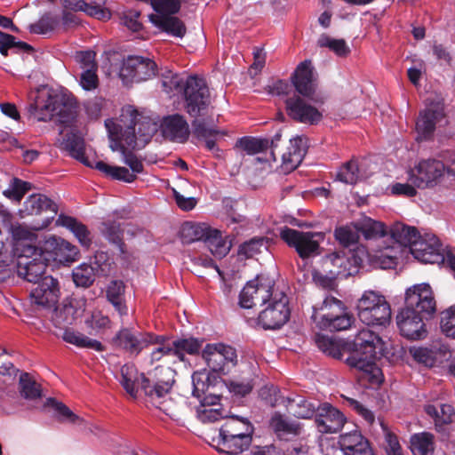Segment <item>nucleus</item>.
Masks as SVG:
<instances>
[{"label": "nucleus", "mask_w": 455, "mask_h": 455, "mask_svg": "<svg viewBox=\"0 0 455 455\" xmlns=\"http://www.w3.org/2000/svg\"><path fill=\"white\" fill-rule=\"evenodd\" d=\"M349 347L347 364L358 370L360 378L367 379L370 384H381L383 374L376 361L386 355V342L370 329L363 328L356 333Z\"/></svg>", "instance_id": "obj_1"}, {"label": "nucleus", "mask_w": 455, "mask_h": 455, "mask_svg": "<svg viewBox=\"0 0 455 455\" xmlns=\"http://www.w3.org/2000/svg\"><path fill=\"white\" fill-rule=\"evenodd\" d=\"M141 377V387L147 396V403L172 419L179 420V405L169 396L174 383L173 371L171 368H156L155 379H146L143 375Z\"/></svg>", "instance_id": "obj_2"}, {"label": "nucleus", "mask_w": 455, "mask_h": 455, "mask_svg": "<svg viewBox=\"0 0 455 455\" xmlns=\"http://www.w3.org/2000/svg\"><path fill=\"white\" fill-rule=\"evenodd\" d=\"M114 122L121 125L122 132H119V135L127 147L134 148L137 137L148 142L156 132V124L150 119L140 116L132 106L123 108L120 119Z\"/></svg>", "instance_id": "obj_3"}, {"label": "nucleus", "mask_w": 455, "mask_h": 455, "mask_svg": "<svg viewBox=\"0 0 455 455\" xmlns=\"http://www.w3.org/2000/svg\"><path fill=\"white\" fill-rule=\"evenodd\" d=\"M259 395L271 406L283 404L289 414L297 419H308L314 417L317 405L315 403L299 394L287 396L281 395L280 389L274 386H265L260 389Z\"/></svg>", "instance_id": "obj_4"}, {"label": "nucleus", "mask_w": 455, "mask_h": 455, "mask_svg": "<svg viewBox=\"0 0 455 455\" xmlns=\"http://www.w3.org/2000/svg\"><path fill=\"white\" fill-rule=\"evenodd\" d=\"M357 315L362 323L385 326L391 319V308L386 298L378 291H365L356 305Z\"/></svg>", "instance_id": "obj_5"}, {"label": "nucleus", "mask_w": 455, "mask_h": 455, "mask_svg": "<svg viewBox=\"0 0 455 455\" xmlns=\"http://www.w3.org/2000/svg\"><path fill=\"white\" fill-rule=\"evenodd\" d=\"M451 170L443 161L428 157L417 161L407 172L408 180L419 189L434 188L440 185Z\"/></svg>", "instance_id": "obj_6"}, {"label": "nucleus", "mask_w": 455, "mask_h": 455, "mask_svg": "<svg viewBox=\"0 0 455 455\" xmlns=\"http://www.w3.org/2000/svg\"><path fill=\"white\" fill-rule=\"evenodd\" d=\"M344 310L343 303L331 296H327L320 306L313 307L312 319L322 329L331 331H344L352 324V318L342 314Z\"/></svg>", "instance_id": "obj_7"}, {"label": "nucleus", "mask_w": 455, "mask_h": 455, "mask_svg": "<svg viewBox=\"0 0 455 455\" xmlns=\"http://www.w3.org/2000/svg\"><path fill=\"white\" fill-rule=\"evenodd\" d=\"M267 303H268L267 307L258 316V323L266 330L278 329L286 323L290 318L291 310L285 292L275 288Z\"/></svg>", "instance_id": "obj_8"}, {"label": "nucleus", "mask_w": 455, "mask_h": 455, "mask_svg": "<svg viewBox=\"0 0 455 455\" xmlns=\"http://www.w3.org/2000/svg\"><path fill=\"white\" fill-rule=\"evenodd\" d=\"M185 109L191 116L202 115L211 104L209 88L204 79L190 76L184 83Z\"/></svg>", "instance_id": "obj_9"}, {"label": "nucleus", "mask_w": 455, "mask_h": 455, "mask_svg": "<svg viewBox=\"0 0 455 455\" xmlns=\"http://www.w3.org/2000/svg\"><path fill=\"white\" fill-rule=\"evenodd\" d=\"M280 237L290 246L295 248L302 259L318 254L319 243L324 239L323 232H302L290 228L280 230Z\"/></svg>", "instance_id": "obj_10"}, {"label": "nucleus", "mask_w": 455, "mask_h": 455, "mask_svg": "<svg viewBox=\"0 0 455 455\" xmlns=\"http://www.w3.org/2000/svg\"><path fill=\"white\" fill-rule=\"evenodd\" d=\"M162 338L152 332H141L128 328L120 330L114 339L116 347L124 350L132 356H137L142 350L152 343L159 342Z\"/></svg>", "instance_id": "obj_11"}, {"label": "nucleus", "mask_w": 455, "mask_h": 455, "mask_svg": "<svg viewBox=\"0 0 455 455\" xmlns=\"http://www.w3.org/2000/svg\"><path fill=\"white\" fill-rule=\"evenodd\" d=\"M202 356L212 371L223 374L228 373L229 367L237 363L235 349L223 343L207 344L203 349Z\"/></svg>", "instance_id": "obj_12"}, {"label": "nucleus", "mask_w": 455, "mask_h": 455, "mask_svg": "<svg viewBox=\"0 0 455 455\" xmlns=\"http://www.w3.org/2000/svg\"><path fill=\"white\" fill-rule=\"evenodd\" d=\"M275 289L274 280L269 277L257 276L249 281L239 295V304L243 308H251L259 303L264 305Z\"/></svg>", "instance_id": "obj_13"}, {"label": "nucleus", "mask_w": 455, "mask_h": 455, "mask_svg": "<svg viewBox=\"0 0 455 455\" xmlns=\"http://www.w3.org/2000/svg\"><path fill=\"white\" fill-rule=\"evenodd\" d=\"M34 105L39 121H47L54 115H59L62 124H69L76 118V111L71 106L67 107V115L59 110V96L56 93L40 92Z\"/></svg>", "instance_id": "obj_14"}, {"label": "nucleus", "mask_w": 455, "mask_h": 455, "mask_svg": "<svg viewBox=\"0 0 455 455\" xmlns=\"http://www.w3.org/2000/svg\"><path fill=\"white\" fill-rule=\"evenodd\" d=\"M444 104L442 101L431 102L420 111L416 122L417 140H427L430 139L435 127L446 124Z\"/></svg>", "instance_id": "obj_15"}, {"label": "nucleus", "mask_w": 455, "mask_h": 455, "mask_svg": "<svg viewBox=\"0 0 455 455\" xmlns=\"http://www.w3.org/2000/svg\"><path fill=\"white\" fill-rule=\"evenodd\" d=\"M427 316L415 310L402 308L396 315V324L401 335L411 340L425 339L427 336V330L424 318Z\"/></svg>", "instance_id": "obj_16"}, {"label": "nucleus", "mask_w": 455, "mask_h": 455, "mask_svg": "<svg viewBox=\"0 0 455 455\" xmlns=\"http://www.w3.org/2000/svg\"><path fill=\"white\" fill-rule=\"evenodd\" d=\"M404 307L431 316L435 312V300L428 283L414 284L405 291Z\"/></svg>", "instance_id": "obj_17"}, {"label": "nucleus", "mask_w": 455, "mask_h": 455, "mask_svg": "<svg viewBox=\"0 0 455 455\" xmlns=\"http://www.w3.org/2000/svg\"><path fill=\"white\" fill-rule=\"evenodd\" d=\"M444 250L438 237L433 234L419 236L411 246V253L423 263H441L444 260Z\"/></svg>", "instance_id": "obj_18"}, {"label": "nucleus", "mask_w": 455, "mask_h": 455, "mask_svg": "<svg viewBox=\"0 0 455 455\" xmlns=\"http://www.w3.org/2000/svg\"><path fill=\"white\" fill-rule=\"evenodd\" d=\"M33 251L35 257L28 255H20L17 260V274L19 276L30 283H37L46 270V261L50 258L44 255V252L37 255L36 250L31 247L28 248V251Z\"/></svg>", "instance_id": "obj_19"}, {"label": "nucleus", "mask_w": 455, "mask_h": 455, "mask_svg": "<svg viewBox=\"0 0 455 455\" xmlns=\"http://www.w3.org/2000/svg\"><path fill=\"white\" fill-rule=\"evenodd\" d=\"M315 423L318 432L333 434L339 432L346 422L344 414L328 403L317 406L315 413Z\"/></svg>", "instance_id": "obj_20"}, {"label": "nucleus", "mask_w": 455, "mask_h": 455, "mask_svg": "<svg viewBox=\"0 0 455 455\" xmlns=\"http://www.w3.org/2000/svg\"><path fill=\"white\" fill-rule=\"evenodd\" d=\"M287 115L293 120L307 124H315L322 120L323 114L314 106L299 96H292L286 100Z\"/></svg>", "instance_id": "obj_21"}, {"label": "nucleus", "mask_w": 455, "mask_h": 455, "mask_svg": "<svg viewBox=\"0 0 455 455\" xmlns=\"http://www.w3.org/2000/svg\"><path fill=\"white\" fill-rule=\"evenodd\" d=\"M60 286L57 279L51 275L43 277L31 291L32 302L42 308L52 309L59 300Z\"/></svg>", "instance_id": "obj_22"}, {"label": "nucleus", "mask_w": 455, "mask_h": 455, "mask_svg": "<svg viewBox=\"0 0 455 455\" xmlns=\"http://www.w3.org/2000/svg\"><path fill=\"white\" fill-rule=\"evenodd\" d=\"M105 126L108 133V138L110 140V148L113 151H120L124 156V163L127 164L131 170L132 173H141L143 172V164L142 162L132 152H127L125 146L123 144L121 140V136L119 135V132H122V127L120 124H116L114 119H107L105 121Z\"/></svg>", "instance_id": "obj_23"}, {"label": "nucleus", "mask_w": 455, "mask_h": 455, "mask_svg": "<svg viewBox=\"0 0 455 455\" xmlns=\"http://www.w3.org/2000/svg\"><path fill=\"white\" fill-rule=\"evenodd\" d=\"M156 70L157 66L152 60L141 56H131L124 61L121 75L139 83L154 77Z\"/></svg>", "instance_id": "obj_24"}, {"label": "nucleus", "mask_w": 455, "mask_h": 455, "mask_svg": "<svg viewBox=\"0 0 455 455\" xmlns=\"http://www.w3.org/2000/svg\"><path fill=\"white\" fill-rule=\"evenodd\" d=\"M160 128L163 136L173 142L187 141L190 133L187 120L179 114L164 117Z\"/></svg>", "instance_id": "obj_25"}, {"label": "nucleus", "mask_w": 455, "mask_h": 455, "mask_svg": "<svg viewBox=\"0 0 455 455\" xmlns=\"http://www.w3.org/2000/svg\"><path fill=\"white\" fill-rule=\"evenodd\" d=\"M339 444L345 455H375L368 440L357 430L340 435Z\"/></svg>", "instance_id": "obj_26"}, {"label": "nucleus", "mask_w": 455, "mask_h": 455, "mask_svg": "<svg viewBox=\"0 0 455 455\" xmlns=\"http://www.w3.org/2000/svg\"><path fill=\"white\" fill-rule=\"evenodd\" d=\"M44 252L51 253L50 258L60 262H72L76 259L78 249L69 242L55 236L45 241Z\"/></svg>", "instance_id": "obj_27"}, {"label": "nucleus", "mask_w": 455, "mask_h": 455, "mask_svg": "<svg viewBox=\"0 0 455 455\" xmlns=\"http://www.w3.org/2000/svg\"><path fill=\"white\" fill-rule=\"evenodd\" d=\"M292 84L302 96L310 97L314 94L315 83L310 60H304L297 67L292 76Z\"/></svg>", "instance_id": "obj_28"}, {"label": "nucleus", "mask_w": 455, "mask_h": 455, "mask_svg": "<svg viewBox=\"0 0 455 455\" xmlns=\"http://www.w3.org/2000/svg\"><path fill=\"white\" fill-rule=\"evenodd\" d=\"M252 437L231 434H220L217 439V450L229 455H236L247 450L251 443Z\"/></svg>", "instance_id": "obj_29"}, {"label": "nucleus", "mask_w": 455, "mask_h": 455, "mask_svg": "<svg viewBox=\"0 0 455 455\" xmlns=\"http://www.w3.org/2000/svg\"><path fill=\"white\" fill-rule=\"evenodd\" d=\"M354 267L355 271L357 267L362 264L363 259L356 255L354 256ZM324 264L326 266H331L332 268L329 270L331 275L333 276H347L353 274L354 270L350 267V259L348 257L345 256L339 252H333L326 256Z\"/></svg>", "instance_id": "obj_30"}, {"label": "nucleus", "mask_w": 455, "mask_h": 455, "mask_svg": "<svg viewBox=\"0 0 455 455\" xmlns=\"http://www.w3.org/2000/svg\"><path fill=\"white\" fill-rule=\"evenodd\" d=\"M306 142L304 137H296L290 140L287 152L282 156L283 168L286 172L293 171L300 164L307 152Z\"/></svg>", "instance_id": "obj_31"}, {"label": "nucleus", "mask_w": 455, "mask_h": 455, "mask_svg": "<svg viewBox=\"0 0 455 455\" xmlns=\"http://www.w3.org/2000/svg\"><path fill=\"white\" fill-rule=\"evenodd\" d=\"M390 235L395 243L409 247L410 251L414 243L419 240L420 235L415 227L408 226L402 222H395L390 228Z\"/></svg>", "instance_id": "obj_32"}, {"label": "nucleus", "mask_w": 455, "mask_h": 455, "mask_svg": "<svg viewBox=\"0 0 455 455\" xmlns=\"http://www.w3.org/2000/svg\"><path fill=\"white\" fill-rule=\"evenodd\" d=\"M270 426L281 440L287 441L300 434L299 424L281 414H275L271 418Z\"/></svg>", "instance_id": "obj_33"}, {"label": "nucleus", "mask_w": 455, "mask_h": 455, "mask_svg": "<svg viewBox=\"0 0 455 455\" xmlns=\"http://www.w3.org/2000/svg\"><path fill=\"white\" fill-rule=\"evenodd\" d=\"M57 223L70 230L83 247L89 248L91 246L92 238L90 231L85 225L76 218L60 214Z\"/></svg>", "instance_id": "obj_34"}, {"label": "nucleus", "mask_w": 455, "mask_h": 455, "mask_svg": "<svg viewBox=\"0 0 455 455\" xmlns=\"http://www.w3.org/2000/svg\"><path fill=\"white\" fill-rule=\"evenodd\" d=\"M219 431L220 434H231L252 437L254 427L247 418L231 415L227 418L225 423L221 426Z\"/></svg>", "instance_id": "obj_35"}, {"label": "nucleus", "mask_w": 455, "mask_h": 455, "mask_svg": "<svg viewBox=\"0 0 455 455\" xmlns=\"http://www.w3.org/2000/svg\"><path fill=\"white\" fill-rule=\"evenodd\" d=\"M24 211L28 215H36L43 212H50L55 215L58 212V206L46 196L42 194H33L24 202Z\"/></svg>", "instance_id": "obj_36"}, {"label": "nucleus", "mask_w": 455, "mask_h": 455, "mask_svg": "<svg viewBox=\"0 0 455 455\" xmlns=\"http://www.w3.org/2000/svg\"><path fill=\"white\" fill-rule=\"evenodd\" d=\"M151 22L172 36L183 37L186 34V27L184 23L177 17L172 15H151Z\"/></svg>", "instance_id": "obj_37"}, {"label": "nucleus", "mask_w": 455, "mask_h": 455, "mask_svg": "<svg viewBox=\"0 0 455 455\" xmlns=\"http://www.w3.org/2000/svg\"><path fill=\"white\" fill-rule=\"evenodd\" d=\"M212 228L208 224L203 222H185L180 229V239L184 243L196 241L204 242Z\"/></svg>", "instance_id": "obj_38"}, {"label": "nucleus", "mask_w": 455, "mask_h": 455, "mask_svg": "<svg viewBox=\"0 0 455 455\" xmlns=\"http://www.w3.org/2000/svg\"><path fill=\"white\" fill-rule=\"evenodd\" d=\"M425 412L433 419L438 431L455 420V411L450 404H442L440 410L433 404H427L425 406Z\"/></svg>", "instance_id": "obj_39"}, {"label": "nucleus", "mask_w": 455, "mask_h": 455, "mask_svg": "<svg viewBox=\"0 0 455 455\" xmlns=\"http://www.w3.org/2000/svg\"><path fill=\"white\" fill-rule=\"evenodd\" d=\"M60 148L73 158L87 166H91L84 155V140L80 136L74 133L67 134L66 138L60 143Z\"/></svg>", "instance_id": "obj_40"}, {"label": "nucleus", "mask_w": 455, "mask_h": 455, "mask_svg": "<svg viewBox=\"0 0 455 455\" xmlns=\"http://www.w3.org/2000/svg\"><path fill=\"white\" fill-rule=\"evenodd\" d=\"M435 436L429 432L414 434L410 439V448L413 455H432L435 449Z\"/></svg>", "instance_id": "obj_41"}, {"label": "nucleus", "mask_w": 455, "mask_h": 455, "mask_svg": "<svg viewBox=\"0 0 455 455\" xmlns=\"http://www.w3.org/2000/svg\"><path fill=\"white\" fill-rule=\"evenodd\" d=\"M124 290L125 286L122 281L114 280L110 282L106 291L108 300L121 315H127V307L124 299Z\"/></svg>", "instance_id": "obj_42"}, {"label": "nucleus", "mask_w": 455, "mask_h": 455, "mask_svg": "<svg viewBox=\"0 0 455 455\" xmlns=\"http://www.w3.org/2000/svg\"><path fill=\"white\" fill-rule=\"evenodd\" d=\"M51 311V321L55 327L65 328L73 323L76 318V309L70 304H62L61 306H54Z\"/></svg>", "instance_id": "obj_43"}, {"label": "nucleus", "mask_w": 455, "mask_h": 455, "mask_svg": "<svg viewBox=\"0 0 455 455\" xmlns=\"http://www.w3.org/2000/svg\"><path fill=\"white\" fill-rule=\"evenodd\" d=\"M62 339L67 343L75 345L78 347L92 348L96 351H102V344L96 340L90 339L83 333L75 331L72 329H65L62 334Z\"/></svg>", "instance_id": "obj_44"}, {"label": "nucleus", "mask_w": 455, "mask_h": 455, "mask_svg": "<svg viewBox=\"0 0 455 455\" xmlns=\"http://www.w3.org/2000/svg\"><path fill=\"white\" fill-rule=\"evenodd\" d=\"M359 233L368 240L382 239L387 234L386 226L380 222L374 220L371 218H364L358 225Z\"/></svg>", "instance_id": "obj_45"}, {"label": "nucleus", "mask_w": 455, "mask_h": 455, "mask_svg": "<svg viewBox=\"0 0 455 455\" xmlns=\"http://www.w3.org/2000/svg\"><path fill=\"white\" fill-rule=\"evenodd\" d=\"M204 243L212 254L220 259L225 257L230 251V245L222 237L221 232L216 228H212L208 236H206Z\"/></svg>", "instance_id": "obj_46"}, {"label": "nucleus", "mask_w": 455, "mask_h": 455, "mask_svg": "<svg viewBox=\"0 0 455 455\" xmlns=\"http://www.w3.org/2000/svg\"><path fill=\"white\" fill-rule=\"evenodd\" d=\"M139 372L135 365L126 363L121 367L120 383L125 391L133 398L138 393Z\"/></svg>", "instance_id": "obj_47"}, {"label": "nucleus", "mask_w": 455, "mask_h": 455, "mask_svg": "<svg viewBox=\"0 0 455 455\" xmlns=\"http://www.w3.org/2000/svg\"><path fill=\"white\" fill-rule=\"evenodd\" d=\"M94 168L103 172L113 180L132 183L136 180V175L130 172L125 167L112 166L102 161L95 163Z\"/></svg>", "instance_id": "obj_48"}, {"label": "nucleus", "mask_w": 455, "mask_h": 455, "mask_svg": "<svg viewBox=\"0 0 455 455\" xmlns=\"http://www.w3.org/2000/svg\"><path fill=\"white\" fill-rule=\"evenodd\" d=\"M172 343L173 356L180 361H184L185 355H196L199 352L202 343L194 338L180 339Z\"/></svg>", "instance_id": "obj_49"}, {"label": "nucleus", "mask_w": 455, "mask_h": 455, "mask_svg": "<svg viewBox=\"0 0 455 455\" xmlns=\"http://www.w3.org/2000/svg\"><path fill=\"white\" fill-rule=\"evenodd\" d=\"M100 231L103 236L111 243L116 245L121 253L124 252V243L123 242V230L121 229L120 224L107 220L101 225Z\"/></svg>", "instance_id": "obj_50"}, {"label": "nucleus", "mask_w": 455, "mask_h": 455, "mask_svg": "<svg viewBox=\"0 0 455 455\" xmlns=\"http://www.w3.org/2000/svg\"><path fill=\"white\" fill-rule=\"evenodd\" d=\"M358 225L350 224L335 228L334 236L343 247L356 245L359 240Z\"/></svg>", "instance_id": "obj_51"}, {"label": "nucleus", "mask_w": 455, "mask_h": 455, "mask_svg": "<svg viewBox=\"0 0 455 455\" xmlns=\"http://www.w3.org/2000/svg\"><path fill=\"white\" fill-rule=\"evenodd\" d=\"M19 389L20 395L28 400H34L41 397L40 386L28 372H22L19 379Z\"/></svg>", "instance_id": "obj_52"}, {"label": "nucleus", "mask_w": 455, "mask_h": 455, "mask_svg": "<svg viewBox=\"0 0 455 455\" xmlns=\"http://www.w3.org/2000/svg\"><path fill=\"white\" fill-rule=\"evenodd\" d=\"M32 184L19 178H12L8 188L4 190V196L14 202L20 203L25 194L31 190Z\"/></svg>", "instance_id": "obj_53"}, {"label": "nucleus", "mask_w": 455, "mask_h": 455, "mask_svg": "<svg viewBox=\"0 0 455 455\" xmlns=\"http://www.w3.org/2000/svg\"><path fill=\"white\" fill-rule=\"evenodd\" d=\"M95 271L92 265L82 263L73 269V281L76 286L89 287L94 282Z\"/></svg>", "instance_id": "obj_54"}, {"label": "nucleus", "mask_w": 455, "mask_h": 455, "mask_svg": "<svg viewBox=\"0 0 455 455\" xmlns=\"http://www.w3.org/2000/svg\"><path fill=\"white\" fill-rule=\"evenodd\" d=\"M401 252L402 248L399 246H387L383 249L380 248L379 254L375 257L377 258L381 268L389 269L397 265Z\"/></svg>", "instance_id": "obj_55"}, {"label": "nucleus", "mask_w": 455, "mask_h": 455, "mask_svg": "<svg viewBox=\"0 0 455 455\" xmlns=\"http://www.w3.org/2000/svg\"><path fill=\"white\" fill-rule=\"evenodd\" d=\"M315 343L317 347L324 354L339 359L342 356L341 347L339 342L326 335L318 334L315 337Z\"/></svg>", "instance_id": "obj_56"}, {"label": "nucleus", "mask_w": 455, "mask_h": 455, "mask_svg": "<svg viewBox=\"0 0 455 455\" xmlns=\"http://www.w3.org/2000/svg\"><path fill=\"white\" fill-rule=\"evenodd\" d=\"M84 5L80 12L101 20H108L111 17L110 12L104 7L105 0H84Z\"/></svg>", "instance_id": "obj_57"}, {"label": "nucleus", "mask_w": 455, "mask_h": 455, "mask_svg": "<svg viewBox=\"0 0 455 455\" xmlns=\"http://www.w3.org/2000/svg\"><path fill=\"white\" fill-rule=\"evenodd\" d=\"M320 47L329 48L336 55L339 57L347 56L350 50L344 39L331 38L326 34L320 36L317 41Z\"/></svg>", "instance_id": "obj_58"}, {"label": "nucleus", "mask_w": 455, "mask_h": 455, "mask_svg": "<svg viewBox=\"0 0 455 455\" xmlns=\"http://www.w3.org/2000/svg\"><path fill=\"white\" fill-rule=\"evenodd\" d=\"M59 25V19L51 13L42 16L38 21L29 26V31L32 34L46 35L55 30Z\"/></svg>", "instance_id": "obj_59"}, {"label": "nucleus", "mask_w": 455, "mask_h": 455, "mask_svg": "<svg viewBox=\"0 0 455 455\" xmlns=\"http://www.w3.org/2000/svg\"><path fill=\"white\" fill-rule=\"evenodd\" d=\"M359 177V167L355 160L348 161L337 172V179L345 184H355Z\"/></svg>", "instance_id": "obj_60"}, {"label": "nucleus", "mask_w": 455, "mask_h": 455, "mask_svg": "<svg viewBox=\"0 0 455 455\" xmlns=\"http://www.w3.org/2000/svg\"><path fill=\"white\" fill-rule=\"evenodd\" d=\"M263 248H267V239L264 237H253L239 246L238 253L246 258H251L260 253Z\"/></svg>", "instance_id": "obj_61"}, {"label": "nucleus", "mask_w": 455, "mask_h": 455, "mask_svg": "<svg viewBox=\"0 0 455 455\" xmlns=\"http://www.w3.org/2000/svg\"><path fill=\"white\" fill-rule=\"evenodd\" d=\"M239 146L249 155H254L268 148L269 140L244 137L239 140Z\"/></svg>", "instance_id": "obj_62"}, {"label": "nucleus", "mask_w": 455, "mask_h": 455, "mask_svg": "<svg viewBox=\"0 0 455 455\" xmlns=\"http://www.w3.org/2000/svg\"><path fill=\"white\" fill-rule=\"evenodd\" d=\"M107 100L101 97H94L84 102V108L89 119L100 118L107 107Z\"/></svg>", "instance_id": "obj_63"}, {"label": "nucleus", "mask_w": 455, "mask_h": 455, "mask_svg": "<svg viewBox=\"0 0 455 455\" xmlns=\"http://www.w3.org/2000/svg\"><path fill=\"white\" fill-rule=\"evenodd\" d=\"M441 329L447 337L455 339V306L451 307L443 314Z\"/></svg>", "instance_id": "obj_64"}]
</instances>
